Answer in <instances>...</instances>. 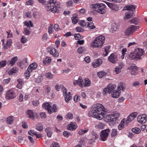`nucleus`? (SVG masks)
I'll use <instances>...</instances> for the list:
<instances>
[{
	"label": "nucleus",
	"instance_id": "1",
	"mask_svg": "<svg viewBox=\"0 0 147 147\" xmlns=\"http://www.w3.org/2000/svg\"><path fill=\"white\" fill-rule=\"evenodd\" d=\"M105 108L102 105L97 103L93 105L91 111L88 113L89 117H93L99 120L105 117V115L103 112L105 111Z\"/></svg>",
	"mask_w": 147,
	"mask_h": 147
},
{
	"label": "nucleus",
	"instance_id": "2",
	"mask_svg": "<svg viewBox=\"0 0 147 147\" xmlns=\"http://www.w3.org/2000/svg\"><path fill=\"white\" fill-rule=\"evenodd\" d=\"M60 7V3L55 0H49L46 3V8L47 11H51L53 13L58 11Z\"/></svg>",
	"mask_w": 147,
	"mask_h": 147
},
{
	"label": "nucleus",
	"instance_id": "3",
	"mask_svg": "<svg viewBox=\"0 0 147 147\" xmlns=\"http://www.w3.org/2000/svg\"><path fill=\"white\" fill-rule=\"evenodd\" d=\"M105 37L102 35L96 37L90 43V47L93 48H101L105 42Z\"/></svg>",
	"mask_w": 147,
	"mask_h": 147
},
{
	"label": "nucleus",
	"instance_id": "4",
	"mask_svg": "<svg viewBox=\"0 0 147 147\" xmlns=\"http://www.w3.org/2000/svg\"><path fill=\"white\" fill-rule=\"evenodd\" d=\"M124 8L125 10H126L129 11L125 13V16L124 18V19L130 18L133 15V11L135 10V7L133 5H130L128 6L126 5Z\"/></svg>",
	"mask_w": 147,
	"mask_h": 147
},
{
	"label": "nucleus",
	"instance_id": "5",
	"mask_svg": "<svg viewBox=\"0 0 147 147\" xmlns=\"http://www.w3.org/2000/svg\"><path fill=\"white\" fill-rule=\"evenodd\" d=\"M92 6L94 10L98 12L103 14L105 12L106 6L103 3L93 4Z\"/></svg>",
	"mask_w": 147,
	"mask_h": 147
},
{
	"label": "nucleus",
	"instance_id": "6",
	"mask_svg": "<svg viewBox=\"0 0 147 147\" xmlns=\"http://www.w3.org/2000/svg\"><path fill=\"white\" fill-rule=\"evenodd\" d=\"M120 114L117 112H115L111 115H109L106 117V119L108 122H112L113 124L115 123L116 119L119 117Z\"/></svg>",
	"mask_w": 147,
	"mask_h": 147
},
{
	"label": "nucleus",
	"instance_id": "7",
	"mask_svg": "<svg viewBox=\"0 0 147 147\" xmlns=\"http://www.w3.org/2000/svg\"><path fill=\"white\" fill-rule=\"evenodd\" d=\"M139 28L140 27L138 26L131 25L125 30V35L128 36L131 35Z\"/></svg>",
	"mask_w": 147,
	"mask_h": 147
},
{
	"label": "nucleus",
	"instance_id": "8",
	"mask_svg": "<svg viewBox=\"0 0 147 147\" xmlns=\"http://www.w3.org/2000/svg\"><path fill=\"white\" fill-rule=\"evenodd\" d=\"M123 82H121L119 84L118 86V89L117 91L114 90L112 92L111 94L113 98H117L120 95V92L119 91L121 90H123L125 88L124 86L123 85Z\"/></svg>",
	"mask_w": 147,
	"mask_h": 147
},
{
	"label": "nucleus",
	"instance_id": "9",
	"mask_svg": "<svg viewBox=\"0 0 147 147\" xmlns=\"http://www.w3.org/2000/svg\"><path fill=\"white\" fill-rule=\"evenodd\" d=\"M110 132V130L109 129L102 130L100 135V140L103 141H105L107 139L108 135Z\"/></svg>",
	"mask_w": 147,
	"mask_h": 147
},
{
	"label": "nucleus",
	"instance_id": "10",
	"mask_svg": "<svg viewBox=\"0 0 147 147\" xmlns=\"http://www.w3.org/2000/svg\"><path fill=\"white\" fill-rule=\"evenodd\" d=\"M16 96L15 93L12 89L8 90L5 96V98L7 100H10L13 99Z\"/></svg>",
	"mask_w": 147,
	"mask_h": 147
},
{
	"label": "nucleus",
	"instance_id": "11",
	"mask_svg": "<svg viewBox=\"0 0 147 147\" xmlns=\"http://www.w3.org/2000/svg\"><path fill=\"white\" fill-rule=\"evenodd\" d=\"M37 67V64L36 63H34L30 64L26 71V74L28 75V76H30V73L33 70L36 69Z\"/></svg>",
	"mask_w": 147,
	"mask_h": 147
},
{
	"label": "nucleus",
	"instance_id": "12",
	"mask_svg": "<svg viewBox=\"0 0 147 147\" xmlns=\"http://www.w3.org/2000/svg\"><path fill=\"white\" fill-rule=\"evenodd\" d=\"M108 59L110 62L113 63H116L118 60L117 55L115 53H112L109 57Z\"/></svg>",
	"mask_w": 147,
	"mask_h": 147
},
{
	"label": "nucleus",
	"instance_id": "13",
	"mask_svg": "<svg viewBox=\"0 0 147 147\" xmlns=\"http://www.w3.org/2000/svg\"><path fill=\"white\" fill-rule=\"evenodd\" d=\"M90 136L92 137L88 140V143L90 144H92L95 142V140L97 139L98 137V135L94 131H92L90 134Z\"/></svg>",
	"mask_w": 147,
	"mask_h": 147
},
{
	"label": "nucleus",
	"instance_id": "14",
	"mask_svg": "<svg viewBox=\"0 0 147 147\" xmlns=\"http://www.w3.org/2000/svg\"><path fill=\"white\" fill-rule=\"evenodd\" d=\"M115 87L116 85L115 84H110L108 85L107 88L104 89L103 91L105 93L108 92L109 94L111 93L113 91H114Z\"/></svg>",
	"mask_w": 147,
	"mask_h": 147
},
{
	"label": "nucleus",
	"instance_id": "15",
	"mask_svg": "<svg viewBox=\"0 0 147 147\" xmlns=\"http://www.w3.org/2000/svg\"><path fill=\"white\" fill-rule=\"evenodd\" d=\"M26 113L28 117L32 120H34L35 118H37L38 116V115L36 113H34L31 110H28Z\"/></svg>",
	"mask_w": 147,
	"mask_h": 147
},
{
	"label": "nucleus",
	"instance_id": "16",
	"mask_svg": "<svg viewBox=\"0 0 147 147\" xmlns=\"http://www.w3.org/2000/svg\"><path fill=\"white\" fill-rule=\"evenodd\" d=\"M147 115L146 114H142L138 116V121L141 124L145 123L147 121Z\"/></svg>",
	"mask_w": 147,
	"mask_h": 147
},
{
	"label": "nucleus",
	"instance_id": "17",
	"mask_svg": "<svg viewBox=\"0 0 147 147\" xmlns=\"http://www.w3.org/2000/svg\"><path fill=\"white\" fill-rule=\"evenodd\" d=\"M105 2L108 7L112 10L115 11H117L119 10V8L118 5H114V3L109 2L105 1Z\"/></svg>",
	"mask_w": 147,
	"mask_h": 147
},
{
	"label": "nucleus",
	"instance_id": "18",
	"mask_svg": "<svg viewBox=\"0 0 147 147\" xmlns=\"http://www.w3.org/2000/svg\"><path fill=\"white\" fill-rule=\"evenodd\" d=\"M127 59L137 61L139 60L137 55L136 54L134 51L131 53L130 54L127 55L126 56Z\"/></svg>",
	"mask_w": 147,
	"mask_h": 147
},
{
	"label": "nucleus",
	"instance_id": "19",
	"mask_svg": "<svg viewBox=\"0 0 147 147\" xmlns=\"http://www.w3.org/2000/svg\"><path fill=\"white\" fill-rule=\"evenodd\" d=\"M134 51L137 55L139 59H141V57L145 54V52L143 49L140 48L136 49Z\"/></svg>",
	"mask_w": 147,
	"mask_h": 147
},
{
	"label": "nucleus",
	"instance_id": "20",
	"mask_svg": "<svg viewBox=\"0 0 147 147\" xmlns=\"http://www.w3.org/2000/svg\"><path fill=\"white\" fill-rule=\"evenodd\" d=\"M49 50L50 53L53 57H57L59 56V54L58 51L55 48L51 47L49 48Z\"/></svg>",
	"mask_w": 147,
	"mask_h": 147
},
{
	"label": "nucleus",
	"instance_id": "21",
	"mask_svg": "<svg viewBox=\"0 0 147 147\" xmlns=\"http://www.w3.org/2000/svg\"><path fill=\"white\" fill-rule=\"evenodd\" d=\"M84 81L82 79V78L81 76L79 77L78 80H74L73 82V84L74 85L78 84L80 87L83 88L84 87Z\"/></svg>",
	"mask_w": 147,
	"mask_h": 147
},
{
	"label": "nucleus",
	"instance_id": "22",
	"mask_svg": "<svg viewBox=\"0 0 147 147\" xmlns=\"http://www.w3.org/2000/svg\"><path fill=\"white\" fill-rule=\"evenodd\" d=\"M102 59H98L94 60L92 64V66L94 68H96L102 64Z\"/></svg>",
	"mask_w": 147,
	"mask_h": 147
},
{
	"label": "nucleus",
	"instance_id": "23",
	"mask_svg": "<svg viewBox=\"0 0 147 147\" xmlns=\"http://www.w3.org/2000/svg\"><path fill=\"white\" fill-rule=\"evenodd\" d=\"M128 69L131 70V75H135L138 73V68L136 66H131L128 68Z\"/></svg>",
	"mask_w": 147,
	"mask_h": 147
},
{
	"label": "nucleus",
	"instance_id": "24",
	"mask_svg": "<svg viewBox=\"0 0 147 147\" xmlns=\"http://www.w3.org/2000/svg\"><path fill=\"white\" fill-rule=\"evenodd\" d=\"M77 127V125L75 123H71L70 124H69L67 126V128L69 130H74L76 129Z\"/></svg>",
	"mask_w": 147,
	"mask_h": 147
},
{
	"label": "nucleus",
	"instance_id": "25",
	"mask_svg": "<svg viewBox=\"0 0 147 147\" xmlns=\"http://www.w3.org/2000/svg\"><path fill=\"white\" fill-rule=\"evenodd\" d=\"M124 67V65L123 63L119 62L118 63V65L115 68V70L117 74H119L121 72V69Z\"/></svg>",
	"mask_w": 147,
	"mask_h": 147
},
{
	"label": "nucleus",
	"instance_id": "26",
	"mask_svg": "<svg viewBox=\"0 0 147 147\" xmlns=\"http://www.w3.org/2000/svg\"><path fill=\"white\" fill-rule=\"evenodd\" d=\"M57 111V108L56 104H54L53 105L52 107H50V109L48 110V113L50 114H51L53 112H56Z\"/></svg>",
	"mask_w": 147,
	"mask_h": 147
},
{
	"label": "nucleus",
	"instance_id": "27",
	"mask_svg": "<svg viewBox=\"0 0 147 147\" xmlns=\"http://www.w3.org/2000/svg\"><path fill=\"white\" fill-rule=\"evenodd\" d=\"M18 71V69L17 67H13L8 72L9 75L17 73Z\"/></svg>",
	"mask_w": 147,
	"mask_h": 147
},
{
	"label": "nucleus",
	"instance_id": "28",
	"mask_svg": "<svg viewBox=\"0 0 147 147\" xmlns=\"http://www.w3.org/2000/svg\"><path fill=\"white\" fill-rule=\"evenodd\" d=\"M71 94L70 92H69L66 94H65L64 97L65 102H67L70 100L72 98V96L70 95Z\"/></svg>",
	"mask_w": 147,
	"mask_h": 147
},
{
	"label": "nucleus",
	"instance_id": "29",
	"mask_svg": "<svg viewBox=\"0 0 147 147\" xmlns=\"http://www.w3.org/2000/svg\"><path fill=\"white\" fill-rule=\"evenodd\" d=\"M24 25L27 26V28H29L30 29L31 27H33V24L30 20L29 21H25L24 22Z\"/></svg>",
	"mask_w": 147,
	"mask_h": 147
},
{
	"label": "nucleus",
	"instance_id": "30",
	"mask_svg": "<svg viewBox=\"0 0 147 147\" xmlns=\"http://www.w3.org/2000/svg\"><path fill=\"white\" fill-rule=\"evenodd\" d=\"M36 128L37 130L41 131L43 129V125L41 123H38L36 124Z\"/></svg>",
	"mask_w": 147,
	"mask_h": 147
},
{
	"label": "nucleus",
	"instance_id": "31",
	"mask_svg": "<svg viewBox=\"0 0 147 147\" xmlns=\"http://www.w3.org/2000/svg\"><path fill=\"white\" fill-rule=\"evenodd\" d=\"M18 57L16 56L12 58L10 62V64L11 66H13L18 60Z\"/></svg>",
	"mask_w": 147,
	"mask_h": 147
},
{
	"label": "nucleus",
	"instance_id": "32",
	"mask_svg": "<svg viewBox=\"0 0 147 147\" xmlns=\"http://www.w3.org/2000/svg\"><path fill=\"white\" fill-rule=\"evenodd\" d=\"M42 107L43 108L46 109L48 112V110L50 109L51 105L49 103L46 102L43 104Z\"/></svg>",
	"mask_w": 147,
	"mask_h": 147
},
{
	"label": "nucleus",
	"instance_id": "33",
	"mask_svg": "<svg viewBox=\"0 0 147 147\" xmlns=\"http://www.w3.org/2000/svg\"><path fill=\"white\" fill-rule=\"evenodd\" d=\"M125 120V119H123L121 121L118 127V129L119 130H121L124 127Z\"/></svg>",
	"mask_w": 147,
	"mask_h": 147
},
{
	"label": "nucleus",
	"instance_id": "34",
	"mask_svg": "<svg viewBox=\"0 0 147 147\" xmlns=\"http://www.w3.org/2000/svg\"><path fill=\"white\" fill-rule=\"evenodd\" d=\"M47 136L49 137H51L52 134V132L51 130V129L49 127H47L45 129Z\"/></svg>",
	"mask_w": 147,
	"mask_h": 147
},
{
	"label": "nucleus",
	"instance_id": "35",
	"mask_svg": "<svg viewBox=\"0 0 147 147\" xmlns=\"http://www.w3.org/2000/svg\"><path fill=\"white\" fill-rule=\"evenodd\" d=\"M86 24L87 26L90 29H92L95 28V26L94 25V24L93 22H87L86 23Z\"/></svg>",
	"mask_w": 147,
	"mask_h": 147
},
{
	"label": "nucleus",
	"instance_id": "36",
	"mask_svg": "<svg viewBox=\"0 0 147 147\" xmlns=\"http://www.w3.org/2000/svg\"><path fill=\"white\" fill-rule=\"evenodd\" d=\"M86 51V49L84 47H79L77 50L78 53H82Z\"/></svg>",
	"mask_w": 147,
	"mask_h": 147
},
{
	"label": "nucleus",
	"instance_id": "37",
	"mask_svg": "<svg viewBox=\"0 0 147 147\" xmlns=\"http://www.w3.org/2000/svg\"><path fill=\"white\" fill-rule=\"evenodd\" d=\"M119 27L118 25L116 23H113L112 25L111 30L113 31H115Z\"/></svg>",
	"mask_w": 147,
	"mask_h": 147
},
{
	"label": "nucleus",
	"instance_id": "38",
	"mask_svg": "<svg viewBox=\"0 0 147 147\" xmlns=\"http://www.w3.org/2000/svg\"><path fill=\"white\" fill-rule=\"evenodd\" d=\"M30 29L29 28V29L28 28H26L25 27L24 28V31L23 32V33L25 35H29L30 32Z\"/></svg>",
	"mask_w": 147,
	"mask_h": 147
},
{
	"label": "nucleus",
	"instance_id": "39",
	"mask_svg": "<svg viewBox=\"0 0 147 147\" xmlns=\"http://www.w3.org/2000/svg\"><path fill=\"white\" fill-rule=\"evenodd\" d=\"M13 120V117L12 116H10L7 118V123L8 124H11L12 123Z\"/></svg>",
	"mask_w": 147,
	"mask_h": 147
},
{
	"label": "nucleus",
	"instance_id": "40",
	"mask_svg": "<svg viewBox=\"0 0 147 147\" xmlns=\"http://www.w3.org/2000/svg\"><path fill=\"white\" fill-rule=\"evenodd\" d=\"M90 81L88 79H86L85 80V83L84 82V87L85 86H90Z\"/></svg>",
	"mask_w": 147,
	"mask_h": 147
},
{
	"label": "nucleus",
	"instance_id": "41",
	"mask_svg": "<svg viewBox=\"0 0 147 147\" xmlns=\"http://www.w3.org/2000/svg\"><path fill=\"white\" fill-rule=\"evenodd\" d=\"M51 58L47 57L44 60L43 63L44 64H46L50 62L51 61Z\"/></svg>",
	"mask_w": 147,
	"mask_h": 147
},
{
	"label": "nucleus",
	"instance_id": "42",
	"mask_svg": "<svg viewBox=\"0 0 147 147\" xmlns=\"http://www.w3.org/2000/svg\"><path fill=\"white\" fill-rule=\"evenodd\" d=\"M97 75L99 78H101L105 76L106 75V73L104 71H100L97 73Z\"/></svg>",
	"mask_w": 147,
	"mask_h": 147
},
{
	"label": "nucleus",
	"instance_id": "43",
	"mask_svg": "<svg viewBox=\"0 0 147 147\" xmlns=\"http://www.w3.org/2000/svg\"><path fill=\"white\" fill-rule=\"evenodd\" d=\"M132 131L136 134L140 133L141 132V130L139 128L135 127L132 129Z\"/></svg>",
	"mask_w": 147,
	"mask_h": 147
},
{
	"label": "nucleus",
	"instance_id": "44",
	"mask_svg": "<svg viewBox=\"0 0 147 147\" xmlns=\"http://www.w3.org/2000/svg\"><path fill=\"white\" fill-rule=\"evenodd\" d=\"M117 134V131L115 129H113L111 133V136L112 137H114Z\"/></svg>",
	"mask_w": 147,
	"mask_h": 147
},
{
	"label": "nucleus",
	"instance_id": "45",
	"mask_svg": "<svg viewBox=\"0 0 147 147\" xmlns=\"http://www.w3.org/2000/svg\"><path fill=\"white\" fill-rule=\"evenodd\" d=\"M6 61H2L0 62V68H2L5 66L7 64Z\"/></svg>",
	"mask_w": 147,
	"mask_h": 147
},
{
	"label": "nucleus",
	"instance_id": "46",
	"mask_svg": "<svg viewBox=\"0 0 147 147\" xmlns=\"http://www.w3.org/2000/svg\"><path fill=\"white\" fill-rule=\"evenodd\" d=\"M130 23L131 24H134L136 25H137L139 23V22L137 18H134L130 20Z\"/></svg>",
	"mask_w": 147,
	"mask_h": 147
},
{
	"label": "nucleus",
	"instance_id": "47",
	"mask_svg": "<svg viewBox=\"0 0 147 147\" xmlns=\"http://www.w3.org/2000/svg\"><path fill=\"white\" fill-rule=\"evenodd\" d=\"M74 36L75 39L77 40H80L83 38V36L79 33L74 34Z\"/></svg>",
	"mask_w": 147,
	"mask_h": 147
},
{
	"label": "nucleus",
	"instance_id": "48",
	"mask_svg": "<svg viewBox=\"0 0 147 147\" xmlns=\"http://www.w3.org/2000/svg\"><path fill=\"white\" fill-rule=\"evenodd\" d=\"M53 25L50 24L48 28V32L49 34H51L53 31Z\"/></svg>",
	"mask_w": 147,
	"mask_h": 147
},
{
	"label": "nucleus",
	"instance_id": "49",
	"mask_svg": "<svg viewBox=\"0 0 147 147\" xmlns=\"http://www.w3.org/2000/svg\"><path fill=\"white\" fill-rule=\"evenodd\" d=\"M88 131V129L83 130L82 129H81L79 131V134L80 135H82L85 134Z\"/></svg>",
	"mask_w": 147,
	"mask_h": 147
},
{
	"label": "nucleus",
	"instance_id": "50",
	"mask_svg": "<svg viewBox=\"0 0 147 147\" xmlns=\"http://www.w3.org/2000/svg\"><path fill=\"white\" fill-rule=\"evenodd\" d=\"M110 48V47L109 46H106L104 48V51L106 53L105 54V56H106L108 55L109 52V49Z\"/></svg>",
	"mask_w": 147,
	"mask_h": 147
},
{
	"label": "nucleus",
	"instance_id": "51",
	"mask_svg": "<svg viewBox=\"0 0 147 147\" xmlns=\"http://www.w3.org/2000/svg\"><path fill=\"white\" fill-rule=\"evenodd\" d=\"M45 77L49 79H52L53 77V75L51 73L48 72L45 74Z\"/></svg>",
	"mask_w": 147,
	"mask_h": 147
},
{
	"label": "nucleus",
	"instance_id": "52",
	"mask_svg": "<svg viewBox=\"0 0 147 147\" xmlns=\"http://www.w3.org/2000/svg\"><path fill=\"white\" fill-rule=\"evenodd\" d=\"M63 135L64 137L66 138H68L69 136H71V134L70 133L66 131H65L63 132Z\"/></svg>",
	"mask_w": 147,
	"mask_h": 147
},
{
	"label": "nucleus",
	"instance_id": "53",
	"mask_svg": "<svg viewBox=\"0 0 147 147\" xmlns=\"http://www.w3.org/2000/svg\"><path fill=\"white\" fill-rule=\"evenodd\" d=\"M12 44V40L11 39H8L6 43V45L8 47H10Z\"/></svg>",
	"mask_w": 147,
	"mask_h": 147
},
{
	"label": "nucleus",
	"instance_id": "54",
	"mask_svg": "<svg viewBox=\"0 0 147 147\" xmlns=\"http://www.w3.org/2000/svg\"><path fill=\"white\" fill-rule=\"evenodd\" d=\"M127 49L126 48H124L121 51L122 52V55L121 57L123 59L124 58V56L125 54V52L127 51Z\"/></svg>",
	"mask_w": 147,
	"mask_h": 147
},
{
	"label": "nucleus",
	"instance_id": "55",
	"mask_svg": "<svg viewBox=\"0 0 147 147\" xmlns=\"http://www.w3.org/2000/svg\"><path fill=\"white\" fill-rule=\"evenodd\" d=\"M37 132L33 130H31L28 131V134L29 135L33 136L32 134L35 135V134H36Z\"/></svg>",
	"mask_w": 147,
	"mask_h": 147
},
{
	"label": "nucleus",
	"instance_id": "56",
	"mask_svg": "<svg viewBox=\"0 0 147 147\" xmlns=\"http://www.w3.org/2000/svg\"><path fill=\"white\" fill-rule=\"evenodd\" d=\"M72 20L73 23L74 24H76L78 22L77 17H73L72 19Z\"/></svg>",
	"mask_w": 147,
	"mask_h": 147
},
{
	"label": "nucleus",
	"instance_id": "57",
	"mask_svg": "<svg viewBox=\"0 0 147 147\" xmlns=\"http://www.w3.org/2000/svg\"><path fill=\"white\" fill-rule=\"evenodd\" d=\"M40 117L42 119H45L46 118L47 115L45 112L41 113L40 114Z\"/></svg>",
	"mask_w": 147,
	"mask_h": 147
},
{
	"label": "nucleus",
	"instance_id": "58",
	"mask_svg": "<svg viewBox=\"0 0 147 147\" xmlns=\"http://www.w3.org/2000/svg\"><path fill=\"white\" fill-rule=\"evenodd\" d=\"M27 40V39H26V37L23 36L21 38V41L22 43H24L26 42Z\"/></svg>",
	"mask_w": 147,
	"mask_h": 147
},
{
	"label": "nucleus",
	"instance_id": "59",
	"mask_svg": "<svg viewBox=\"0 0 147 147\" xmlns=\"http://www.w3.org/2000/svg\"><path fill=\"white\" fill-rule=\"evenodd\" d=\"M33 0H29L26 3V4L27 5H32L34 3Z\"/></svg>",
	"mask_w": 147,
	"mask_h": 147
},
{
	"label": "nucleus",
	"instance_id": "60",
	"mask_svg": "<svg viewBox=\"0 0 147 147\" xmlns=\"http://www.w3.org/2000/svg\"><path fill=\"white\" fill-rule=\"evenodd\" d=\"M10 80L11 78H9L6 79H4L3 80V83L4 84H7L10 82Z\"/></svg>",
	"mask_w": 147,
	"mask_h": 147
},
{
	"label": "nucleus",
	"instance_id": "61",
	"mask_svg": "<svg viewBox=\"0 0 147 147\" xmlns=\"http://www.w3.org/2000/svg\"><path fill=\"white\" fill-rule=\"evenodd\" d=\"M80 97L78 95H76L74 97V100L76 102H77L78 100H80Z\"/></svg>",
	"mask_w": 147,
	"mask_h": 147
},
{
	"label": "nucleus",
	"instance_id": "62",
	"mask_svg": "<svg viewBox=\"0 0 147 147\" xmlns=\"http://www.w3.org/2000/svg\"><path fill=\"white\" fill-rule=\"evenodd\" d=\"M51 90V88L49 86H47L46 87V89L45 90V92L47 94L49 95V92Z\"/></svg>",
	"mask_w": 147,
	"mask_h": 147
},
{
	"label": "nucleus",
	"instance_id": "63",
	"mask_svg": "<svg viewBox=\"0 0 147 147\" xmlns=\"http://www.w3.org/2000/svg\"><path fill=\"white\" fill-rule=\"evenodd\" d=\"M53 27L54 28V29L56 31H58L60 30L59 25L58 24H55Z\"/></svg>",
	"mask_w": 147,
	"mask_h": 147
},
{
	"label": "nucleus",
	"instance_id": "64",
	"mask_svg": "<svg viewBox=\"0 0 147 147\" xmlns=\"http://www.w3.org/2000/svg\"><path fill=\"white\" fill-rule=\"evenodd\" d=\"M73 3L71 0H69L66 3V5L67 6L70 7L72 6Z\"/></svg>",
	"mask_w": 147,
	"mask_h": 147
}]
</instances>
